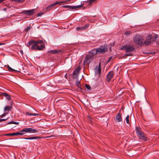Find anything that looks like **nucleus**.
Returning <instances> with one entry per match:
<instances>
[{
    "mask_svg": "<svg viewBox=\"0 0 159 159\" xmlns=\"http://www.w3.org/2000/svg\"><path fill=\"white\" fill-rule=\"evenodd\" d=\"M6 113H4L1 116V117H3L6 115Z\"/></svg>",
    "mask_w": 159,
    "mask_h": 159,
    "instance_id": "38",
    "label": "nucleus"
},
{
    "mask_svg": "<svg viewBox=\"0 0 159 159\" xmlns=\"http://www.w3.org/2000/svg\"><path fill=\"white\" fill-rule=\"evenodd\" d=\"M62 3V2H54V3L51 4L47 7L46 8V10L49 11L51 10L53 8V7L55 5Z\"/></svg>",
    "mask_w": 159,
    "mask_h": 159,
    "instance_id": "12",
    "label": "nucleus"
},
{
    "mask_svg": "<svg viewBox=\"0 0 159 159\" xmlns=\"http://www.w3.org/2000/svg\"><path fill=\"white\" fill-rule=\"evenodd\" d=\"M64 77L67 79V74L66 73V74L65 75V76H64Z\"/></svg>",
    "mask_w": 159,
    "mask_h": 159,
    "instance_id": "37",
    "label": "nucleus"
},
{
    "mask_svg": "<svg viewBox=\"0 0 159 159\" xmlns=\"http://www.w3.org/2000/svg\"><path fill=\"white\" fill-rule=\"evenodd\" d=\"M8 70L11 72H13L14 71H15V70L13 69H12L9 66H8Z\"/></svg>",
    "mask_w": 159,
    "mask_h": 159,
    "instance_id": "26",
    "label": "nucleus"
},
{
    "mask_svg": "<svg viewBox=\"0 0 159 159\" xmlns=\"http://www.w3.org/2000/svg\"><path fill=\"white\" fill-rule=\"evenodd\" d=\"M21 134V133H19V132H15V133H10V134H7L5 135H4L5 136H17L19 135V134Z\"/></svg>",
    "mask_w": 159,
    "mask_h": 159,
    "instance_id": "19",
    "label": "nucleus"
},
{
    "mask_svg": "<svg viewBox=\"0 0 159 159\" xmlns=\"http://www.w3.org/2000/svg\"><path fill=\"white\" fill-rule=\"evenodd\" d=\"M81 70L80 67H79L76 68L73 72V78L74 79H76L78 78L79 74V72Z\"/></svg>",
    "mask_w": 159,
    "mask_h": 159,
    "instance_id": "7",
    "label": "nucleus"
},
{
    "mask_svg": "<svg viewBox=\"0 0 159 159\" xmlns=\"http://www.w3.org/2000/svg\"><path fill=\"white\" fill-rule=\"evenodd\" d=\"M60 51L59 50H51L49 51V52L53 54H57L59 52H60Z\"/></svg>",
    "mask_w": 159,
    "mask_h": 159,
    "instance_id": "20",
    "label": "nucleus"
},
{
    "mask_svg": "<svg viewBox=\"0 0 159 159\" xmlns=\"http://www.w3.org/2000/svg\"><path fill=\"white\" fill-rule=\"evenodd\" d=\"M111 58H112V57H109L108 61V62H109L111 60Z\"/></svg>",
    "mask_w": 159,
    "mask_h": 159,
    "instance_id": "35",
    "label": "nucleus"
},
{
    "mask_svg": "<svg viewBox=\"0 0 159 159\" xmlns=\"http://www.w3.org/2000/svg\"><path fill=\"white\" fill-rule=\"evenodd\" d=\"M2 95L4 96L7 100H11V96L6 93H2Z\"/></svg>",
    "mask_w": 159,
    "mask_h": 159,
    "instance_id": "18",
    "label": "nucleus"
},
{
    "mask_svg": "<svg viewBox=\"0 0 159 159\" xmlns=\"http://www.w3.org/2000/svg\"><path fill=\"white\" fill-rule=\"evenodd\" d=\"M12 107L10 106H6L4 108V111H9V110H11Z\"/></svg>",
    "mask_w": 159,
    "mask_h": 159,
    "instance_id": "22",
    "label": "nucleus"
},
{
    "mask_svg": "<svg viewBox=\"0 0 159 159\" xmlns=\"http://www.w3.org/2000/svg\"><path fill=\"white\" fill-rule=\"evenodd\" d=\"M93 59V56L89 55H87L84 62V64L89 65Z\"/></svg>",
    "mask_w": 159,
    "mask_h": 159,
    "instance_id": "6",
    "label": "nucleus"
},
{
    "mask_svg": "<svg viewBox=\"0 0 159 159\" xmlns=\"http://www.w3.org/2000/svg\"><path fill=\"white\" fill-rule=\"evenodd\" d=\"M152 37V36L151 35H148L146 37L145 41L144 40V44H145L146 45L150 44L151 42Z\"/></svg>",
    "mask_w": 159,
    "mask_h": 159,
    "instance_id": "9",
    "label": "nucleus"
},
{
    "mask_svg": "<svg viewBox=\"0 0 159 159\" xmlns=\"http://www.w3.org/2000/svg\"><path fill=\"white\" fill-rule=\"evenodd\" d=\"M96 73H98L100 75L101 73V69L100 67V63L98 66H96L95 68Z\"/></svg>",
    "mask_w": 159,
    "mask_h": 159,
    "instance_id": "17",
    "label": "nucleus"
},
{
    "mask_svg": "<svg viewBox=\"0 0 159 159\" xmlns=\"http://www.w3.org/2000/svg\"><path fill=\"white\" fill-rule=\"evenodd\" d=\"M31 29V26H30L28 27H27L26 29H25V30L26 32L28 31L29 30H30Z\"/></svg>",
    "mask_w": 159,
    "mask_h": 159,
    "instance_id": "29",
    "label": "nucleus"
},
{
    "mask_svg": "<svg viewBox=\"0 0 159 159\" xmlns=\"http://www.w3.org/2000/svg\"><path fill=\"white\" fill-rule=\"evenodd\" d=\"M38 132V130L34 129L31 128H25L23 129L20 132H19L21 134L19 135H22L24 134L25 132H28L31 133H36Z\"/></svg>",
    "mask_w": 159,
    "mask_h": 159,
    "instance_id": "5",
    "label": "nucleus"
},
{
    "mask_svg": "<svg viewBox=\"0 0 159 159\" xmlns=\"http://www.w3.org/2000/svg\"><path fill=\"white\" fill-rule=\"evenodd\" d=\"M129 116L127 115L125 118V120H126V123L128 124H129Z\"/></svg>",
    "mask_w": 159,
    "mask_h": 159,
    "instance_id": "28",
    "label": "nucleus"
},
{
    "mask_svg": "<svg viewBox=\"0 0 159 159\" xmlns=\"http://www.w3.org/2000/svg\"><path fill=\"white\" fill-rule=\"evenodd\" d=\"M12 139V138H10V139Z\"/></svg>",
    "mask_w": 159,
    "mask_h": 159,
    "instance_id": "42",
    "label": "nucleus"
},
{
    "mask_svg": "<svg viewBox=\"0 0 159 159\" xmlns=\"http://www.w3.org/2000/svg\"><path fill=\"white\" fill-rule=\"evenodd\" d=\"M82 6L81 5H79L76 6H70L69 5H66L63 6L64 7H66L70 9H76L77 8H80L82 7Z\"/></svg>",
    "mask_w": 159,
    "mask_h": 159,
    "instance_id": "13",
    "label": "nucleus"
},
{
    "mask_svg": "<svg viewBox=\"0 0 159 159\" xmlns=\"http://www.w3.org/2000/svg\"><path fill=\"white\" fill-rule=\"evenodd\" d=\"M20 53L21 55L22 56L23 54V52L22 50H20Z\"/></svg>",
    "mask_w": 159,
    "mask_h": 159,
    "instance_id": "32",
    "label": "nucleus"
},
{
    "mask_svg": "<svg viewBox=\"0 0 159 159\" xmlns=\"http://www.w3.org/2000/svg\"><path fill=\"white\" fill-rule=\"evenodd\" d=\"M7 120V119H0L1 122L2 121H6Z\"/></svg>",
    "mask_w": 159,
    "mask_h": 159,
    "instance_id": "36",
    "label": "nucleus"
},
{
    "mask_svg": "<svg viewBox=\"0 0 159 159\" xmlns=\"http://www.w3.org/2000/svg\"><path fill=\"white\" fill-rule=\"evenodd\" d=\"M25 0H20L21 2H22L25 1Z\"/></svg>",
    "mask_w": 159,
    "mask_h": 159,
    "instance_id": "39",
    "label": "nucleus"
},
{
    "mask_svg": "<svg viewBox=\"0 0 159 159\" xmlns=\"http://www.w3.org/2000/svg\"><path fill=\"white\" fill-rule=\"evenodd\" d=\"M26 114L28 116H39L40 115L39 114L30 113L28 112H27L26 113Z\"/></svg>",
    "mask_w": 159,
    "mask_h": 159,
    "instance_id": "21",
    "label": "nucleus"
},
{
    "mask_svg": "<svg viewBox=\"0 0 159 159\" xmlns=\"http://www.w3.org/2000/svg\"><path fill=\"white\" fill-rule=\"evenodd\" d=\"M85 87L88 89V90H89L90 89H91V87H90V85H88V84H86L85 85Z\"/></svg>",
    "mask_w": 159,
    "mask_h": 159,
    "instance_id": "30",
    "label": "nucleus"
},
{
    "mask_svg": "<svg viewBox=\"0 0 159 159\" xmlns=\"http://www.w3.org/2000/svg\"><path fill=\"white\" fill-rule=\"evenodd\" d=\"M89 26V24H87L85 25L83 27H77L76 28V29L77 30H85L87 29Z\"/></svg>",
    "mask_w": 159,
    "mask_h": 159,
    "instance_id": "15",
    "label": "nucleus"
},
{
    "mask_svg": "<svg viewBox=\"0 0 159 159\" xmlns=\"http://www.w3.org/2000/svg\"><path fill=\"white\" fill-rule=\"evenodd\" d=\"M121 49L125 50L127 53L126 55L129 56H133V52L135 51V48L133 46L129 45L122 46Z\"/></svg>",
    "mask_w": 159,
    "mask_h": 159,
    "instance_id": "2",
    "label": "nucleus"
},
{
    "mask_svg": "<svg viewBox=\"0 0 159 159\" xmlns=\"http://www.w3.org/2000/svg\"><path fill=\"white\" fill-rule=\"evenodd\" d=\"M14 121H11L9 122L8 123H7L8 124H13Z\"/></svg>",
    "mask_w": 159,
    "mask_h": 159,
    "instance_id": "34",
    "label": "nucleus"
},
{
    "mask_svg": "<svg viewBox=\"0 0 159 159\" xmlns=\"http://www.w3.org/2000/svg\"><path fill=\"white\" fill-rule=\"evenodd\" d=\"M97 49L98 53H104L107 51V48L103 47L97 48Z\"/></svg>",
    "mask_w": 159,
    "mask_h": 159,
    "instance_id": "11",
    "label": "nucleus"
},
{
    "mask_svg": "<svg viewBox=\"0 0 159 159\" xmlns=\"http://www.w3.org/2000/svg\"><path fill=\"white\" fill-rule=\"evenodd\" d=\"M37 137H30L28 138H24V139H37Z\"/></svg>",
    "mask_w": 159,
    "mask_h": 159,
    "instance_id": "27",
    "label": "nucleus"
},
{
    "mask_svg": "<svg viewBox=\"0 0 159 159\" xmlns=\"http://www.w3.org/2000/svg\"><path fill=\"white\" fill-rule=\"evenodd\" d=\"M158 43H159V40L158 41Z\"/></svg>",
    "mask_w": 159,
    "mask_h": 159,
    "instance_id": "43",
    "label": "nucleus"
},
{
    "mask_svg": "<svg viewBox=\"0 0 159 159\" xmlns=\"http://www.w3.org/2000/svg\"><path fill=\"white\" fill-rule=\"evenodd\" d=\"M89 52V55L93 56V57L94 55H96L98 53L97 48L92 49Z\"/></svg>",
    "mask_w": 159,
    "mask_h": 159,
    "instance_id": "16",
    "label": "nucleus"
},
{
    "mask_svg": "<svg viewBox=\"0 0 159 159\" xmlns=\"http://www.w3.org/2000/svg\"><path fill=\"white\" fill-rule=\"evenodd\" d=\"M76 85L78 88L81 89L80 83V81H79L78 80H77L76 81Z\"/></svg>",
    "mask_w": 159,
    "mask_h": 159,
    "instance_id": "24",
    "label": "nucleus"
},
{
    "mask_svg": "<svg viewBox=\"0 0 159 159\" xmlns=\"http://www.w3.org/2000/svg\"><path fill=\"white\" fill-rule=\"evenodd\" d=\"M19 123L18 122H14V121L13 124H16V125H18Z\"/></svg>",
    "mask_w": 159,
    "mask_h": 159,
    "instance_id": "33",
    "label": "nucleus"
},
{
    "mask_svg": "<svg viewBox=\"0 0 159 159\" xmlns=\"http://www.w3.org/2000/svg\"><path fill=\"white\" fill-rule=\"evenodd\" d=\"M32 45L31 49L41 50L45 48V45L42 40H31L27 43L26 46L29 47Z\"/></svg>",
    "mask_w": 159,
    "mask_h": 159,
    "instance_id": "1",
    "label": "nucleus"
},
{
    "mask_svg": "<svg viewBox=\"0 0 159 159\" xmlns=\"http://www.w3.org/2000/svg\"><path fill=\"white\" fill-rule=\"evenodd\" d=\"M147 140H147V139L145 140V141H147Z\"/></svg>",
    "mask_w": 159,
    "mask_h": 159,
    "instance_id": "44",
    "label": "nucleus"
},
{
    "mask_svg": "<svg viewBox=\"0 0 159 159\" xmlns=\"http://www.w3.org/2000/svg\"><path fill=\"white\" fill-rule=\"evenodd\" d=\"M158 35H157V34H154L153 36H152V38H153L152 39V40L153 41H155V40H156V39L158 37Z\"/></svg>",
    "mask_w": 159,
    "mask_h": 159,
    "instance_id": "25",
    "label": "nucleus"
},
{
    "mask_svg": "<svg viewBox=\"0 0 159 159\" xmlns=\"http://www.w3.org/2000/svg\"><path fill=\"white\" fill-rule=\"evenodd\" d=\"M41 15L40 14H38V16H41Z\"/></svg>",
    "mask_w": 159,
    "mask_h": 159,
    "instance_id": "41",
    "label": "nucleus"
},
{
    "mask_svg": "<svg viewBox=\"0 0 159 159\" xmlns=\"http://www.w3.org/2000/svg\"><path fill=\"white\" fill-rule=\"evenodd\" d=\"M96 0H88V2L89 5L91 6L93 3L95 2Z\"/></svg>",
    "mask_w": 159,
    "mask_h": 159,
    "instance_id": "23",
    "label": "nucleus"
},
{
    "mask_svg": "<svg viewBox=\"0 0 159 159\" xmlns=\"http://www.w3.org/2000/svg\"><path fill=\"white\" fill-rule=\"evenodd\" d=\"M113 76V71H110L106 76V80L107 82H109L111 80Z\"/></svg>",
    "mask_w": 159,
    "mask_h": 159,
    "instance_id": "10",
    "label": "nucleus"
},
{
    "mask_svg": "<svg viewBox=\"0 0 159 159\" xmlns=\"http://www.w3.org/2000/svg\"><path fill=\"white\" fill-rule=\"evenodd\" d=\"M115 120L117 122H120L122 121V119L121 116V115L119 112L116 116Z\"/></svg>",
    "mask_w": 159,
    "mask_h": 159,
    "instance_id": "14",
    "label": "nucleus"
},
{
    "mask_svg": "<svg viewBox=\"0 0 159 159\" xmlns=\"http://www.w3.org/2000/svg\"><path fill=\"white\" fill-rule=\"evenodd\" d=\"M4 44V43H0V45H2V44Z\"/></svg>",
    "mask_w": 159,
    "mask_h": 159,
    "instance_id": "40",
    "label": "nucleus"
},
{
    "mask_svg": "<svg viewBox=\"0 0 159 159\" xmlns=\"http://www.w3.org/2000/svg\"><path fill=\"white\" fill-rule=\"evenodd\" d=\"M135 130L137 134L140 139H145V134L141 128L138 127H136Z\"/></svg>",
    "mask_w": 159,
    "mask_h": 159,
    "instance_id": "4",
    "label": "nucleus"
},
{
    "mask_svg": "<svg viewBox=\"0 0 159 159\" xmlns=\"http://www.w3.org/2000/svg\"><path fill=\"white\" fill-rule=\"evenodd\" d=\"M131 34V32L129 31H127L125 32V34L126 35H129Z\"/></svg>",
    "mask_w": 159,
    "mask_h": 159,
    "instance_id": "31",
    "label": "nucleus"
},
{
    "mask_svg": "<svg viewBox=\"0 0 159 159\" xmlns=\"http://www.w3.org/2000/svg\"><path fill=\"white\" fill-rule=\"evenodd\" d=\"M134 41L136 44L140 46H142L144 44V39L141 35H135L134 39Z\"/></svg>",
    "mask_w": 159,
    "mask_h": 159,
    "instance_id": "3",
    "label": "nucleus"
},
{
    "mask_svg": "<svg viewBox=\"0 0 159 159\" xmlns=\"http://www.w3.org/2000/svg\"><path fill=\"white\" fill-rule=\"evenodd\" d=\"M36 11V9H32L28 10H25L22 12V13L26 14L28 16L33 15L34 14V11Z\"/></svg>",
    "mask_w": 159,
    "mask_h": 159,
    "instance_id": "8",
    "label": "nucleus"
}]
</instances>
